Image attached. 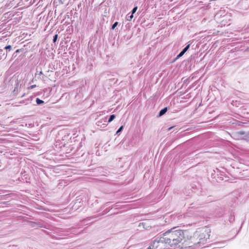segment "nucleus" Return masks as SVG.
Listing matches in <instances>:
<instances>
[{"instance_id":"f257e3e1","label":"nucleus","mask_w":249,"mask_h":249,"mask_svg":"<svg viewBox=\"0 0 249 249\" xmlns=\"http://www.w3.org/2000/svg\"><path fill=\"white\" fill-rule=\"evenodd\" d=\"M187 233L185 230L177 229L176 227H173L163 233V239L166 241L168 248H179L187 241Z\"/></svg>"},{"instance_id":"f03ea898","label":"nucleus","mask_w":249,"mask_h":249,"mask_svg":"<svg viewBox=\"0 0 249 249\" xmlns=\"http://www.w3.org/2000/svg\"><path fill=\"white\" fill-rule=\"evenodd\" d=\"M211 230L206 227L198 229L191 236L189 242L193 245L204 244L209 239Z\"/></svg>"},{"instance_id":"7ed1b4c3","label":"nucleus","mask_w":249,"mask_h":249,"mask_svg":"<svg viewBox=\"0 0 249 249\" xmlns=\"http://www.w3.org/2000/svg\"><path fill=\"white\" fill-rule=\"evenodd\" d=\"M163 238L162 233L157 237L147 249H167V243Z\"/></svg>"},{"instance_id":"20e7f679","label":"nucleus","mask_w":249,"mask_h":249,"mask_svg":"<svg viewBox=\"0 0 249 249\" xmlns=\"http://www.w3.org/2000/svg\"><path fill=\"white\" fill-rule=\"evenodd\" d=\"M235 139L237 140H246L245 132L242 131H238L234 135Z\"/></svg>"},{"instance_id":"39448f33","label":"nucleus","mask_w":249,"mask_h":249,"mask_svg":"<svg viewBox=\"0 0 249 249\" xmlns=\"http://www.w3.org/2000/svg\"><path fill=\"white\" fill-rule=\"evenodd\" d=\"M167 109L166 107H165L163 109H161L160 111V113H159V116H161L162 115H163L164 114H165L166 113V112L167 111Z\"/></svg>"},{"instance_id":"423d86ee","label":"nucleus","mask_w":249,"mask_h":249,"mask_svg":"<svg viewBox=\"0 0 249 249\" xmlns=\"http://www.w3.org/2000/svg\"><path fill=\"white\" fill-rule=\"evenodd\" d=\"M115 115H110V117H109V119L108 121V123H110L111 121H112L115 118Z\"/></svg>"},{"instance_id":"0eeeda50","label":"nucleus","mask_w":249,"mask_h":249,"mask_svg":"<svg viewBox=\"0 0 249 249\" xmlns=\"http://www.w3.org/2000/svg\"><path fill=\"white\" fill-rule=\"evenodd\" d=\"M36 102L38 105L44 103V101L39 99V98H37L36 99Z\"/></svg>"},{"instance_id":"6e6552de","label":"nucleus","mask_w":249,"mask_h":249,"mask_svg":"<svg viewBox=\"0 0 249 249\" xmlns=\"http://www.w3.org/2000/svg\"><path fill=\"white\" fill-rule=\"evenodd\" d=\"M190 47V44H188L187 46H186L182 51L184 53H185L189 48Z\"/></svg>"},{"instance_id":"1a4fd4ad","label":"nucleus","mask_w":249,"mask_h":249,"mask_svg":"<svg viewBox=\"0 0 249 249\" xmlns=\"http://www.w3.org/2000/svg\"><path fill=\"white\" fill-rule=\"evenodd\" d=\"M184 54V53L181 51L176 57V59H178V58L180 57L181 56H182L183 54Z\"/></svg>"},{"instance_id":"9d476101","label":"nucleus","mask_w":249,"mask_h":249,"mask_svg":"<svg viewBox=\"0 0 249 249\" xmlns=\"http://www.w3.org/2000/svg\"><path fill=\"white\" fill-rule=\"evenodd\" d=\"M118 22H115L113 24V25L112 26V27H111V29L113 30L115 29V28L117 26V25H118Z\"/></svg>"},{"instance_id":"9b49d317","label":"nucleus","mask_w":249,"mask_h":249,"mask_svg":"<svg viewBox=\"0 0 249 249\" xmlns=\"http://www.w3.org/2000/svg\"><path fill=\"white\" fill-rule=\"evenodd\" d=\"M123 128H124V126H123V125H122V126H121L119 128V129L117 131V132H116V134H118L119 133H120V132H121V131H122V130H123Z\"/></svg>"},{"instance_id":"f8f14e48","label":"nucleus","mask_w":249,"mask_h":249,"mask_svg":"<svg viewBox=\"0 0 249 249\" xmlns=\"http://www.w3.org/2000/svg\"><path fill=\"white\" fill-rule=\"evenodd\" d=\"M137 9H138V7H137V6L135 7L133 9V10H132V14H134V13L136 12V11H137Z\"/></svg>"},{"instance_id":"ddd939ff","label":"nucleus","mask_w":249,"mask_h":249,"mask_svg":"<svg viewBox=\"0 0 249 249\" xmlns=\"http://www.w3.org/2000/svg\"><path fill=\"white\" fill-rule=\"evenodd\" d=\"M57 37H58V36L57 35H55L54 36H53V42H55L57 39Z\"/></svg>"},{"instance_id":"4468645a","label":"nucleus","mask_w":249,"mask_h":249,"mask_svg":"<svg viewBox=\"0 0 249 249\" xmlns=\"http://www.w3.org/2000/svg\"><path fill=\"white\" fill-rule=\"evenodd\" d=\"M133 18V14H131V15L128 17L127 20L130 21L132 19V18Z\"/></svg>"},{"instance_id":"2eb2a0df","label":"nucleus","mask_w":249,"mask_h":249,"mask_svg":"<svg viewBox=\"0 0 249 249\" xmlns=\"http://www.w3.org/2000/svg\"><path fill=\"white\" fill-rule=\"evenodd\" d=\"M35 87H36V85H32L30 87H28V89H33L35 88Z\"/></svg>"},{"instance_id":"dca6fc26","label":"nucleus","mask_w":249,"mask_h":249,"mask_svg":"<svg viewBox=\"0 0 249 249\" xmlns=\"http://www.w3.org/2000/svg\"><path fill=\"white\" fill-rule=\"evenodd\" d=\"M11 48V45H8L5 47V49L6 50H10Z\"/></svg>"},{"instance_id":"f3484780","label":"nucleus","mask_w":249,"mask_h":249,"mask_svg":"<svg viewBox=\"0 0 249 249\" xmlns=\"http://www.w3.org/2000/svg\"><path fill=\"white\" fill-rule=\"evenodd\" d=\"M172 128V127H171L169 128H168V130L169 131Z\"/></svg>"},{"instance_id":"a211bd4d","label":"nucleus","mask_w":249,"mask_h":249,"mask_svg":"<svg viewBox=\"0 0 249 249\" xmlns=\"http://www.w3.org/2000/svg\"><path fill=\"white\" fill-rule=\"evenodd\" d=\"M19 52V50H17L16 51V52H17V53H18Z\"/></svg>"}]
</instances>
